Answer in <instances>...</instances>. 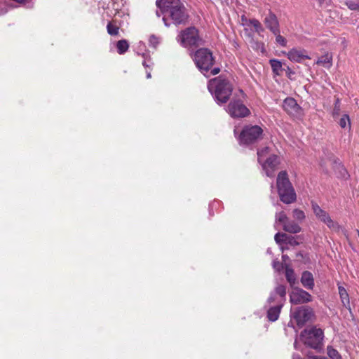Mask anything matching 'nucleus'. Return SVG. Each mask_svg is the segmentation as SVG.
<instances>
[{
  "instance_id": "obj_26",
  "label": "nucleus",
  "mask_w": 359,
  "mask_h": 359,
  "mask_svg": "<svg viewBox=\"0 0 359 359\" xmlns=\"http://www.w3.org/2000/svg\"><path fill=\"white\" fill-rule=\"evenodd\" d=\"M249 26L253 27L255 31L258 34L264 32V28L260 22L256 19L249 20Z\"/></svg>"
},
{
  "instance_id": "obj_40",
  "label": "nucleus",
  "mask_w": 359,
  "mask_h": 359,
  "mask_svg": "<svg viewBox=\"0 0 359 359\" xmlns=\"http://www.w3.org/2000/svg\"><path fill=\"white\" fill-rule=\"evenodd\" d=\"M308 359H327V358H325V357H316V356H315V357H309Z\"/></svg>"
},
{
  "instance_id": "obj_10",
  "label": "nucleus",
  "mask_w": 359,
  "mask_h": 359,
  "mask_svg": "<svg viewBox=\"0 0 359 359\" xmlns=\"http://www.w3.org/2000/svg\"><path fill=\"white\" fill-rule=\"evenodd\" d=\"M312 316V310L305 306L299 307L295 310L291 309L290 323L292 324L293 321H295L299 327H302L307 321L311 320Z\"/></svg>"
},
{
  "instance_id": "obj_44",
  "label": "nucleus",
  "mask_w": 359,
  "mask_h": 359,
  "mask_svg": "<svg viewBox=\"0 0 359 359\" xmlns=\"http://www.w3.org/2000/svg\"><path fill=\"white\" fill-rule=\"evenodd\" d=\"M288 259V257H287V255H283V259L284 261H285V260H286V259Z\"/></svg>"
},
{
  "instance_id": "obj_32",
  "label": "nucleus",
  "mask_w": 359,
  "mask_h": 359,
  "mask_svg": "<svg viewBox=\"0 0 359 359\" xmlns=\"http://www.w3.org/2000/svg\"><path fill=\"white\" fill-rule=\"evenodd\" d=\"M273 34L276 36V41L277 43L283 47H285L287 46V40L280 34V29H278V32L277 34Z\"/></svg>"
},
{
  "instance_id": "obj_27",
  "label": "nucleus",
  "mask_w": 359,
  "mask_h": 359,
  "mask_svg": "<svg viewBox=\"0 0 359 359\" xmlns=\"http://www.w3.org/2000/svg\"><path fill=\"white\" fill-rule=\"evenodd\" d=\"M345 4L350 10L359 12V0L346 1Z\"/></svg>"
},
{
  "instance_id": "obj_7",
  "label": "nucleus",
  "mask_w": 359,
  "mask_h": 359,
  "mask_svg": "<svg viewBox=\"0 0 359 359\" xmlns=\"http://www.w3.org/2000/svg\"><path fill=\"white\" fill-rule=\"evenodd\" d=\"M262 134V129L258 126H245L239 135L241 144H250L257 141Z\"/></svg>"
},
{
  "instance_id": "obj_41",
  "label": "nucleus",
  "mask_w": 359,
  "mask_h": 359,
  "mask_svg": "<svg viewBox=\"0 0 359 359\" xmlns=\"http://www.w3.org/2000/svg\"><path fill=\"white\" fill-rule=\"evenodd\" d=\"M292 359H302V358L298 354H294L292 356Z\"/></svg>"
},
{
  "instance_id": "obj_39",
  "label": "nucleus",
  "mask_w": 359,
  "mask_h": 359,
  "mask_svg": "<svg viewBox=\"0 0 359 359\" xmlns=\"http://www.w3.org/2000/svg\"><path fill=\"white\" fill-rule=\"evenodd\" d=\"M219 68H214L213 69H212L211 74L212 75H216L219 72Z\"/></svg>"
},
{
  "instance_id": "obj_11",
  "label": "nucleus",
  "mask_w": 359,
  "mask_h": 359,
  "mask_svg": "<svg viewBox=\"0 0 359 359\" xmlns=\"http://www.w3.org/2000/svg\"><path fill=\"white\" fill-rule=\"evenodd\" d=\"M313 211L316 217L322 222L325 223L330 229L337 230L339 225L337 222L334 221L330 216L327 212L323 210L318 204H312Z\"/></svg>"
},
{
  "instance_id": "obj_46",
  "label": "nucleus",
  "mask_w": 359,
  "mask_h": 359,
  "mask_svg": "<svg viewBox=\"0 0 359 359\" xmlns=\"http://www.w3.org/2000/svg\"><path fill=\"white\" fill-rule=\"evenodd\" d=\"M262 52L264 51V45L261 44Z\"/></svg>"
},
{
  "instance_id": "obj_49",
  "label": "nucleus",
  "mask_w": 359,
  "mask_h": 359,
  "mask_svg": "<svg viewBox=\"0 0 359 359\" xmlns=\"http://www.w3.org/2000/svg\"><path fill=\"white\" fill-rule=\"evenodd\" d=\"M358 236H359V231H358Z\"/></svg>"
},
{
  "instance_id": "obj_36",
  "label": "nucleus",
  "mask_w": 359,
  "mask_h": 359,
  "mask_svg": "<svg viewBox=\"0 0 359 359\" xmlns=\"http://www.w3.org/2000/svg\"><path fill=\"white\" fill-rule=\"evenodd\" d=\"M273 267L276 271H280L283 269V264L278 260L273 262Z\"/></svg>"
},
{
  "instance_id": "obj_5",
  "label": "nucleus",
  "mask_w": 359,
  "mask_h": 359,
  "mask_svg": "<svg viewBox=\"0 0 359 359\" xmlns=\"http://www.w3.org/2000/svg\"><path fill=\"white\" fill-rule=\"evenodd\" d=\"M269 154V147H264L261 150H258V161L262 165V169L266 175L269 177H274L275 172L278 169L280 161L278 156L271 154L268 156Z\"/></svg>"
},
{
  "instance_id": "obj_9",
  "label": "nucleus",
  "mask_w": 359,
  "mask_h": 359,
  "mask_svg": "<svg viewBox=\"0 0 359 359\" xmlns=\"http://www.w3.org/2000/svg\"><path fill=\"white\" fill-rule=\"evenodd\" d=\"M226 111L233 118H243L250 114L249 109L239 99L232 98Z\"/></svg>"
},
{
  "instance_id": "obj_25",
  "label": "nucleus",
  "mask_w": 359,
  "mask_h": 359,
  "mask_svg": "<svg viewBox=\"0 0 359 359\" xmlns=\"http://www.w3.org/2000/svg\"><path fill=\"white\" fill-rule=\"evenodd\" d=\"M129 45L126 40L122 39L117 42L116 48L119 54H123L128 49Z\"/></svg>"
},
{
  "instance_id": "obj_3",
  "label": "nucleus",
  "mask_w": 359,
  "mask_h": 359,
  "mask_svg": "<svg viewBox=\"0 0 359 359\" xmlns=\"http://www.w3.org/2000/svg\"><path fill=\"white\" fill-rule=\"evenodd\" d=\"M323 339V332L320 328L311 327L304 330L299 338L294 344L295 349H299V341L312 348L318 349L321 347Z\"/></svg>"
},
{
  "instance_id": "obj_12",
  "label": "nucleus",
  "mask_w": 359,
  "mask_h": 359,
  "mask_svg": "<svg viewBox=\"0 0 359 359\" xmlns=\"http://www.w3.org/2000/svg\"><path fill=\"white\" fill-rule=\"evenodd\" d=\"M311 300L312 297L309 292L298 287L293 288L290 294V301L293 304H304Z\"/></svg>"
},
{
  "instance_id": "obj_22",
  "label": "nucleus",
  "mask_w": 359,
  "mask_h": 359,
  "mask_svg": "<svg viewBox=\"0 0 359 359\" xmlns=\"http://www.w3.org/2000/svg\"><path fill=\"white\" fill-rule=\"evenodd\" d=\"M269 63L271 65L273 72L276 75H280L282 74L283 69L280 61L276 59H271L269 60Z\"/></svg>"
},
{
  "instance_id": "obj_35",
  "label": "nucleus",
  "mask_w": 359,
  "mask_h": 359,
  "mask_svg": "<svg viewBox=\"0 0 359 359\" xmlns=\"http://www.w3.org/2000/svg\"><path fill=\"white\" fill-rule=\"evenodd\" d=\"M149 44L154 48H156L159 43V39L154 35L149 37Z\"/></svg>"
},
{
  "instance_id": "obj_48",
  "label": "nucleus",
  "mask_w": 359,
  "mask_h": 359,
  "mask_svg": "<svg viewBox=\"0 0 359 359\" xmlns=\"http://www.w3.org/2000/svg\"><path fill=\"white\" fill-rule=\"evenodd\" d=\"M156 15L160 17V13H158V11L156 12Z\"/></svg>"
},
{
  "instance_id": "obj_47",
  "label": "nucleus",
  "mask_w": 359,
  "mask_h": 359,
  "mask_svg": "<svg viewBox=\"0 0 359 359\" xmlns=\"http://www.w3.org/2000/svg\"><path fill=\"white\" fill-rule=\"evenodd\" d=\"M317 1H318L320 4H322V3L324 1V0H317Z\"/></svg>"
},
{
  "instance_id": "obj_37",
  "label": "nucleus",
  "mask_w": 359,
  "mask_h": 359,
  "mask_svg": "<svg viewBox=\"0 0 359 359\" xmlns=\"http://www.w3.org/2000/svg\"><path fill=\"white\" fill-rule=\"evenodd\" d=\"M143 57L144 58V60L142 62V65L145 68L150 67L153 63L150 60H147L146 59V55L143 54Z\"/></svg>"
},
{
  "instance_id": "obj_28",
  "label": "nucleus",
  "mask_w": 359,
  "mask_h": 359,
  "mask_svg": "<svg viewBox=\"0 0 359 359\" xmlns=\"http://www.w3.org/2000/svg\"><path fill=\"white\" fill-rule=\"evenodd\" d=\"M339 126L342 128H350L351 126V123H350V119H349V116L346 114L344 115L339 120Z\"/></svg>"
},
{
  "instance_id": "obj_8",
  "label": "nucleus",
  "mask_w": 359,
  "mask_h": 359,
  "mask_svg": "<svg viewBox=\"0 0 359 359\" xmlns=\"http://www.w3.org/2000/svg\"><path fill=\"white\" fill-rule=\"evenodd\" d=\"M177 40L185 48L196 46L199 41L198 31L194 27L187 28L177 36Z\"/></svg>"
},
{
  "instance_id": "obj_45",
  "label": "nucleus",
  "mask_w": 359,
  "mask_h": 359,
  "mask_svg": "<svg viewBox=\"0 0 359 359\" xmlns=\"http://www.w3.org/2000/svg\"><path fill=\"white\" fill-rule=\"evenodd\" d=\"M6 13V10H2L0 13V15L4 14Z\"/></svg>"
},
{
  "instance_id": "obj_29",
  "label": "nucleus",
  "mask_w": 359,
  "mask_h": 359,
  "mask_svg": "<svg viewBox=\"0 0 359 359\" xmlns=\"http://www.w3.org/2000/svg\"><path fill=\"white\" fill-rule=\"evenodd\" d=\"M292 212H293V217L296 220H297L299 222H302L305 219V214L302 210H301L299 209H294Z\"/></svg>"
},
{
  "instance_id": "obj_19",
  "label": "nucleus",
  "mask_w": 359,
  "mask_h": 359,
  "mask_svg": "<svg viewBox=\"0 0 359 359\" xmlns=\"http://www.w3.org/2000/svg\"><path fill=\"white\" fill-rule=\"evenodd\" d=\"M283 228L285 231L291 233H297L301 231V227L294 222L287 221Z\"/></svg>"
},
{
  "instance_id": "obj_4",
  "label": "nucleus",
  "mask_w": 359,
  "mask_h": 359,
  "mask_svg": "<svg viewBox=\"0 0 359 359\" xmlns=\"http://www.w3.org/2000/svg\"><path fill=\"white\" fill-rule=\"evenodd\" d=\"M277 188L280 201L286 204H290L296 201V194L290 183L287 173L281 171L277 177Z\"/></svg>"
},
{
  "instance_id": "obj_13",
  "label": "nucleus",
  "mask_w": 359,
  "mask_h": 359,
  "mask_svg": "<svg viewBox=\"0 0 359 359\" xmlns=\"http://www.w3.org/2000/svg\"><path fill=\"white\" fill-rule=\"evenodd\" d=\"M283 306V304L281 299H274L272 302H269V299H267L265 307L267 309V318L269 320L274 322L278 320Z\"/></svg>"
},
{
  "instance_id": "obj_2",
  "label": "nucleus",
  "mask_w": 359,
  "mask_h": 359,
  "mask_svg": "<svg viewBox=\"0 0 359 359\" xmlns=\"http://www.w3.org/2000/svg\"><path fill=\"white\" fill-rule=\"evenodd\" d=\"M208 88L219 104L226 103L232 93L231 84L222 76L210 80Z\"/></svg>"
},
{
  "instance_id": "obj_14",
  "label": "nucleus",
  "mask_w": 359,
  "mask_h": 359,
  "mask_svg": "<svg viewBox=\"0 0 359 359\" xmlns=\"http://www.w3.org/2000/svg\"><path fill=\"white\" fill-rule=\"evenodd\" d=\"M283 107L290 116L298 117L301 115V107L292 97H287L284 100Z\"/></svg>"
},
{
  "instance_id": "obj_34",
  "label": "nucleus",
  "mask_w": 359,
  "mask_h": 359,
  "mask_svg": "<svg viewBox=\"0 0 359 359\" xmlns=\"http://www.w3.org/2000/svg\"><path fill=\"white\" fill-rule=\"evenodd\" d=\"M339 172V177L342 178H346L348 176V172L344 168L343 165H341L340 163L337 165Z\"/></svg>"
},
{
  "instance_id": "obj_18",
  "label": "nucleus",
  "mask_w": 359,
  "mask_h": 359,
  "mask_svg": "<svg viewBox=\"0 0 359 359\" xmlns=\"http://www.w3.org/2000/svg\"><path fill=\"white\" fill-rule=\"evenodd\" d=\"M301 283L305 288L312 290L314 287V279L312 273L307 271H304L302 274Z\"/></svg>"
},
{
  "instance_id": "obj_15",
  "label": "nucleus",
  "mask_w": 359,
  "mask_h": 359,
  "mask_svg": "<svg viewBox=\"0 0 359 359\" xmlns=\"http://www.w3.org/2000/svg\"><path fill=\"white\" fill-rule=\"evenodd\" d=\"M287 58L294 62H301L304 59H310L304 49L292 48L287 53Z\"/></svg>"
},
{
  "instance_id": "obj_31",
  "label": "nucleus",
  "mask_w": 359,
  "mask_h": 359,
  "mask_svg": "<svg viewBox=\"0 0 359 359\" xmlns=\"http://www.w3.org/2000/svg\"><path fill=\"white\" fill-rule=\"evenodd\" d=\"M287 221V217L283 211L276 213V222H278L284 225Z\"/></svg>"
},
{
  "instance_id": "obj_33",
  "label": "nucleus",
  "mask_w": 359,
  "mask_h": 359,
  "mask_svg": "<svg viewBox=\"0 0 359 359\" xmlns=\"http://www.w3.org/2000/svg\"><path fill=\"white\" fill-rule=\"evenodd\" d=\"M287 236L285 234V233H277L276 235H275V237H274V239L276 241V242L278 243V244H280L285 241H286L287 238Z\"/></svg>"
},
{
  "instance_id": "obj_6",
  "label": "nucleus",
  "mask_w": 359,
  "mask_h": 359,
  "mask_svg": "<svg viewBox=\"0 0 359 359\" xmlns=\"http://www.w3.org/2000/svg\"><path fill=\"white\" fill-rule=\"evenodd\" d=\"M194 60L199 70L205 75V73L212 67L215 60L212 52L208 48H200L196 51Z\"/></svg>"
},
{
  "instance_id": "obj_23",
  "label": "nucleus",
  "mask_w": 359,
  "mask_h": 359,
  "mask_svg": "<svg viewBox=\"0 0 359 359\" xmlns=\"http://www.w3.org/2000/svg\"><path fill=\"white\" fill-rule=\"evenodd\" d=\"M107 32L111 36H117L119 32V27L116 20H112L107 24Z\"/></svg>"
},
{
  "instance_id": "obj_43",
  "label": "nucleus",
  "mask_w": 359,
  "mask_h": 359,
  "mask_svg": "<svg viewBox=\"0 0 359 359\" xmlns=\"http://www.w3.org/2000/svg\"><path fill=\"white\" fill-rule=\"evenodd\" d=\"M289 243H291V244H292V245H297V244H298V243H297V242H296L295 241H294L293 242H292V241H289Z\"/></svg>"
},
{
  "instance_id": "obj_42",
  "label": "nucleus",
  "mask_w": 359,
  "mask_h": 359,
  "mask_svg": "<svg viewBox=\"0 0 359 359\" xmlns=\"http://www.w3.org/2000/svg\"><path fill=\"white\" fill-rule=\"evenodd\" d=\"M151 77L150 72L147 71V78L150 79Z\"/></svg>"
},
{
  "instance_id": "obj_20",
  "label": "nucleus",
  "mask_w": 359,
  "mask_h": 359,
  "mask_svg": "<svg viewBox=\"0 0 359 359\" xmlns=\"http://www.w3.org/2000/svg\"><path fill=\"white\" fill-rule=\"evenodd\" d=\"M316 64L321 65L325 67L330 68L332 65V56L330 53H326L316 61Z\"/></svg>"
},
{
  "instance_id": "obj_24",
  "label": "nucleus",
  "mask_w": 359,
  "mask_h": 359,
  "mask_svg": "<svg viewBox=\"0 0 359 359\" xmlns=\"http://www.w3.org/2000/svg\"><path fill=\"white\" fill-rule=\"evenodd\" d=\"M285 277L290 286L293 287L297 280L296 276L293 269L287 266L285 269Z\"/></svg>"
},
{
  "instance_id": "obj_17",
  "label": "nucleus",
  "mask_w": 359,
  "mask_h": 359,
  "mask_svg": "<svg viewBox=\"0 0 359 359\" xmlns=\"http://www.w3.org/2000/svg\"><path fill=\"white\" fill-rule=\"evenodd\" d=\"M286 294V287L284 285H280L277 286L274 292H271L269 297V302H272L276 300L281 299V302L284 304Z\"/></svg>"
},
{
  "instance_id": "obj_16",
  "label": "nucleus",
  "mask_w": 359,
  "mask_h": 359,
  "mask_svg": "<svg viewBox=\"0 0 359 359\" xmlns=\"http://www.w3.org/2000/svg\"><path fill=\"white\" fill-rule=\"evenodd\" d=\"M266 27L273 33L277 34L279 29V22L275 14L269 13L264 18Z\"/></svg>"
},
{
  "instance_id": "obj_1",
  "label": "nucleus",
  "mask_w": 359,
  "mask_h": 359,
  "mask_svg": "<svg viewBox=\"0 0 359 359\" xmlns=\"http://www.w3.org/2000/svg\"><path fill=\"white\" fill-rule=\"evenodd\" d=\"M156 4L161 12L164 14L163 20L165 26H169L166 15L170 17L175 25L183 24L187 21L188 14L180 0H157Z\"/></svg>"
},
{
  "instance_id": "obj_21",
  "label": "nucleus",
  "mask_w": 359,
  "mask_h": 359,
  "mask_svg": "<svg viewBox=\"0 0 359 359\" xmlns=\"http://www.w3.org/2000/svg\"><path fill=\"white\" fill-rule=\"evenodd\" d=\"M338 290H339V296H340V298H341L343 305L346 308H349V306H350L349 297H348V294L346 289L342 286H339Z\"/></svg>"
},
{
  "instance_id": "obj_38",
  "label": "nucleus",
  "mask_w": 359,
  "mask_h": 359,
  "mask_svg": "<svg viewBox=\"0 0 359 359\" xmlns=\"http://www.w3.org/2000/svg\"><path fill=\"white\" fill-rule=\"evenodd\" d=\"M241 20L243 22V25L249 26V20H248L245 16H242Z\"/></svg>"
},
{
  "instance_id": "obj_30",
  "label": "nucleus",
  "mask_w": 359,
  "mask_h": 359,
  "mask_svg": "<svg viewBox=\"0 0 359 359\" xmlns=\"http://www.w3.org/2000/svg\"><path fill=\"white\" fill-rule=\"evenodd\" d=\"M327 355L332 359H341V357L339 354L338 351L330 346L327 347Z\"/></svg>"
}]
</instances>
